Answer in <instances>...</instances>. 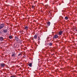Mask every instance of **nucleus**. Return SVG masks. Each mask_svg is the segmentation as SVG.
Wrapping results in <instances>:
<instances>
[{
	"instance_id": "obj_21",
	"label": "nucleus",
	"mask_w": 77,
	"mask_h": 77,
	"mask_svg": "<svg viewBox=\"0 0 77 77\" xmlns=\"http://www.w3.org/2000/svg\"><path fill=\"white\" fill-rule=\"evenodd\" d=\"M11 77H15V76L14 75H12L11 76Z\"/></svg>"
},
{
	"instance_id": "obj_7",
	"label": "nucleus",
	"mask_w": 77,
	"mask_h": 77,
	"mask_svg": "<svg viewBox=\"0 0 77 77\" xmlns=\"http://www.w3.org/2000/svg\"><path fill=\"white\" fill-rule=\"evenodd\" d=\"M62 33H63V31H60L59 32L58 34H59V35H62Z\"/></svg>"
},
{
	"instance_id": "obj_9",
	"label": "nucleus",
	"mask_w": 77,
	"mask_h": 77,
	"mask_svg": "<svg viewBox=\"0 0 77 77\" xmlns=\"http://www.w3.org/2000/svg\"><path fill=\"white\" fill-rule=\"evenodd\" d=\"M3 31V32L4 33H6L7 32H8V29H4Z\"/></svg>"
},
{
	"instance_id": "obj_5",
	"label": "nucleus",
	"mask_w": 77,
	"mask_h": 77,
	"mask_svg": "<svg viewBox=\"0 0 77 77\" xmlns=\"http://www.w3.org/2000/svg\"><path fill=\"white\" fill-rule=\"evenodd\" d=\"M15 52H12L11 57H15Z\"/></svg>"
},
{
	"instance_id": "obj_16",
	"label": "nucleus",
	"mask_w": 77,
	"mask_h": 77,
	"mask_svg": "<svg viewBox=\"0 0 77 77\" xmlns=\"http://www.w3.org/2000/svg\"><path fill=\"white\" fill-rule=\"evenodd\" d=\"M65 20H68V17H65Z\"/></svg>"
},
{
	"instance_id": "obj_19",
	"label": "nucleus",
	"mask_w": 77,
	"mask_h": 77,
	"mask_svg": "<svg viewBox=\"0 0 77 77\" xmlns=\"http://www.w3.org/2000/svg\"><path fill=\"white\" fill-rule=\"evenodd\" d=\"M35 8V7H34V6L32 5V9H33V8Z\"/></svg>"
},
{
	"instance_id": "obj_18",
	"label": "nucleus",
	"mask_w": 77,
	"mask_h": 77,
	"mask_svg": "<svg viewBox=\"0 0 77 77\" xmlns=\"http://www.w3.org/2000/svg\"><path fill=\"white\" fill-rule=\"evenodd\" d=\"M12 38V36H9V38H10V39H11V38Z\"/></svg>"
},
{
	"instance_id": "obj_2",
	"label": "nucleus",
	"mask_w": 77,
	"mask_h": 77,
	"mask_svg": "<svg viewBox=\"0 0 77 77\" xmlns=\"http://www.w3.org/2000/svg\"><path fill=\"white\" fill-rule=\"evenodd\" d=\"M5 66V64L4 63H1L0 64V68H4Z\"/></svg>"
},
{
	"instance_id": "obj_4",
	"label": "nucleus",
	"mask_w": 77,
	"mask_h": 77,
	"mask_svg": "<svg viewBox=\"0 0 77 77\" xmlns=\"http://www.w3.org/2000/svg\"><path fill=\"white\" fill-rule=\"evenodd\" d=\"M58 37H59V36H58V35H55L53 37V38L57 39V38H58Z\"/></svg>"
},
{
	"instance_id": "obj_15",
	"label": "nucleus",
	"mask_w": 77,
	"mask_h": 77,
	"mask_svg": "<svg viewBox=\"0 0 77 77\" xmlns=\"http://www.w3.org/2000/svg\"><path fill=\"white\" fill-rule=\"evenodd\" d=\"M53 45V44L51 43H50L49 44V45H50V46H51V45Z\"/></svg>"
},
{
	"instance_id": "obj_10",
	"label": "nucleus",
	"mask_w": 77,
	"mask_h": 77,
	"mask_svg": "<svg viewBox=\"0 0 77 77\" xmlns=\"http://www.w3.org/2000/svg\"><path fill=\"white\" fill-rule=\"evenodd\" d=\"M50 24H51V23H50V22L48 21L47 23V24L48 26H50Z\"/></svg>"
},
{
	"instance_id": "obj_1",
	"label": "nucleus",
	"mask_w": 77,
	"mask_h": 77,
	"mask_svg": "<svg viewBox=\"0 0 77 77\" xmlns=\"http://www.w3.org/2000/svg\"><path fill=\"white\" fill-rule=\"evenodd\" d=\"M15 39L18 43H21L22 42V40L19 39V37L18 36H15Z\"/></svg>"
},
{
	"instance_id": "obj_12",
	"label": "nucleus",
	"mask_w": 77,
	"mask_h": 77,
	"mask_svg": "<svg viewBox=\"0 0 77 77\" xmlns=\"http://www.w3.org/2000/svg\"><path fill=\"white\" fill-rule=\"evenodd\" d=\"M32 63H30L29 64V66H30V67H32Z\"/></svg>"
},
{
	"instance_id": "obj_14",
	"label": "nucleus",
	"mask_w": 77,
	"mask_h": 77,
	"mask_svg": "<svg viewBox=\"0 0 77 77\" xmlns=\"http://www.w3.org/2000/svg\"><path fill=\"white\" fill-rule=\"evenodd\" d=\"M38 41L39 42H39V41H40V38L39 37H38Z\"/></svg>"
},
{
	"instance_id": "obj_6",
	"label": "nucleus",
	"mask_w": 77,
	"mask_h": 77,
	"mask_svg": "<svg viewBox=\"0 0 77 77\" xmlns=\"http://www.w3.org/2000/svg\"><path fill=\"white\" fill-rule=\"evenodd\" d=\"M14 46L16 48H18V45L17 43H15L14 44Z\"/></svg>"
},
{
	"instance_id": "obj_13",
	"label": "nucleus",
	"mask_w": 77,
	"mask_h": 77,
	"mask_svg": "<svg viewBox=\"0 0 77 77\" xmlns=\"http://www.w3.org/2000/svg\"><path fill=\"white\" fill-rule=\"evenodd\" d=\"M25 29H26V30H28V26H25Z\"/></svg>"
},
{
	"instance_id": "obj_3",
	"label": "nucleus",
	"mask_w": 77,
	"mask_h": 77,
	"mask_svg": "<svg viewBox=\"0 0 77 77\" xmlns=\"http://www.w3.org/2000/svg\"><path fill=\"white\" fill-rule=\"evenodd\" d=\"M5 27V24L4 23H2L0 25V30L2 29Z\"/></svg>"
},
{
	"instance_id": "obj_20",
	"label": "nucleus",
	"mask_w": 77,
	"mask_h": 77,
	"mask_svg": "<svg viewBox=\"0 0 77 77\" xmlns=\"http://www.w3.org/2000/svg\"><path fill=\"white\" fill-rule=\"evenodd\" d=\"M21 54H19L18 55V56H21Z\"/></svg>"
},
{
	"instance_id": "obj_17",
	"label": "nucleus",
	"mask_w": 77,
	"mask_h": 77,
	"mask_svg": "<svg viewBox=\"0 0 77 77\" xmlns=\"http://www.w3.org/2000/svg\"><path fill=\"white\" fill-rule=\"evenodd\" d=\"M3 31H0V34H2V33H3Z\"/></svg>"
},
{
	"instance_id": "obj_8",
	"label": "nucleus",
	"mask_w": 77,
	"mask_h": 77,
	"mask_svg": "<svg viewBox=\"0 0 77 77\" xmlns=\"http://www.w3.org/2000/svg\"><path fill=\"white\" fill-rule=\"evenodd\" d=\"M4 39V38L2 37H0V41H3V40Z\"/></svg>"
},
{
	"instance_id": "obj_11",
	"label": "nucleus",
	"mask_w": 77,
	"mask_h": 77,
	"mask_svg": "<svg viewBox=\"0 0 77 77\" xmlns=\"http://www.w3.org/2000/svg\"><path fill=\"white\" fill-rule=\"evenodd\" d=\"M34 38L35 39H37V35H35L34 36Z\"/></svg>"
},
{
	"instance_id": "obj_22",
	"label": "nucleus",
	"mask_w": 77,
	"mask_h": 77,
	"mask_svg": "<svg viewBox=\"0 0 77 77\" xmlns=\"http://www.w3.org/2000/svg\"><path fill=\"white\" fill-rule=\"evenodd\" d=\"M49 13H50V11L49 12Z\"/></svg>"
}]
</instances>
